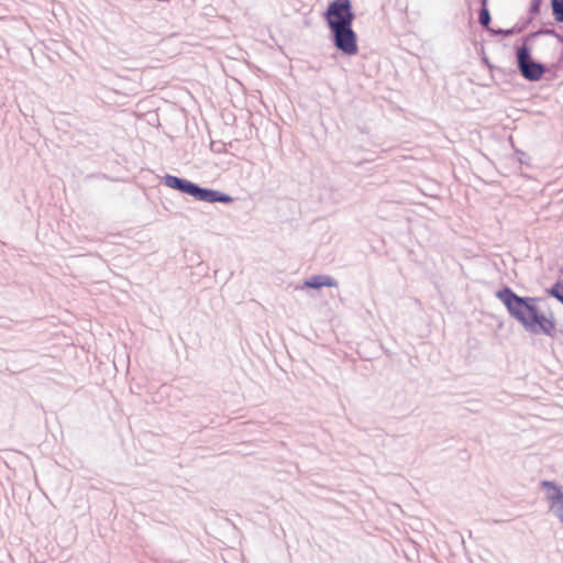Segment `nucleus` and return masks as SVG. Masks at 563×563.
Listing matches in <instances>:
<instances>
[{
    "mask_svg": "<svg viewBox=\"0 0 563 563\" xmlns=\"http://www.w3.org/2000/svg\"><path fill=\"white\" fill-rule=\"evenodd\" d=\"M232 199L227 196V195H223V194H219L217 191V195H216V201H221V202H230Z\"/></svg>",
    "mask_w": 563,
    "mask_h": 563,
    "instance_id": "2eb2a0df",
    "label": "nucleus"
},
{
    "mask_svg": "<svg viewBox=\"0 0 563 563\" xmlns=\"http://www.w3.org/2000/svg\"><path fill=\"white\" fill-rule=\"evenodd\" d=\"M548 294L563 305V280H558L553 284Z\"/></svg>",
    "mask_w": 563,
    "mask_h": 563,
    "instance_id": "6e6552de",
    "label": "nucleus"
},
{
    "mask_svg": "<svg viewBox=\"0 0 563 563\" xmlns=\"http://www.w3.org/2000/svg\"><path fill=\"white\" fill-rule=\"evenodd\" d=\"M540 32H533V33H530V38L533 37V36H537Z\"/></svg>",
    "mask_w": 563,
    "mask_h": 563,
    "instance_id": "f3484780",
    "label": "nucleus"
},
{
    "mask_svg": "<svg viewBox=\"0 0 563 563\" xmlns=\"http://www.w3.org/2000/svg\"><path fill=\"white\" fill-rule=\"evenodd\" d=\"M325 19L334 34V43L347 55L357 53L356 34L352 30L354 13L350 0H333L325 12Z\"/></svg>",
    "mask_w": 563,
    "mask_h": 563,
    "instance_id": "f257e3e1",
    "label": "nucleus"
},
{
    "mask_svg": "<svg viewBox=\"0 0 563 563\" xmlns=\"http://www.w3.org/2000/svg\"><path fill=\"white\" fill-rule=\"evenodd\" d=\"M184 181H185L184 179H180V178L175 177V176H167L166 179H165V184L168 187L174 188V189H178V190H181Z\"/></svg>",
    "mask_w": 563,
    "mask_h": 563,
    "instance_id": "ddd939ff",
    "label": "nucleus"
},
{
    "mask_svg": "<svg viewBox=\"0 0 563 563\" xmlns=\"http://www.w3.org/2000/svg\"><path fill=\"white\" fill-rule=\"evenodd\" d=\"M487 2L488 0H482L483 8L479 12V23L485 27H488V23L490 21V15L487 9Z\"/></svg>",
    "mask_w": 563,
    "mask_h": 563,
    "instance_id": "9d476101",
    "label": "nucleus"
},
{
    "mask_svg": "<svg viewBox=\"0 0 563 563\" xmlns=\"http://www.w3.org/2000/svg\"><path fill=\"white\" fill-rule=\"evenodd\" d=\"M541 33L549 34V35H555L554 29H547V30H543Z\"/></svg>",
    "mask_w": 563,
    "mask_h": 563,
    "instance_id": "dca6fc26",
    "label": "nucleus"
},
{
    "mask_svg": "<svg viewBox=\"0 0 563 563\" xmlns=\"http://www.w3.org/2000/svg\"><path fill=\"white\" fill-rule=\"evenodd\" d=\"M542 0H531L530 2V16L540 12Z\"/></svg>",
    "mask_w": 563,
    "mask_h": 563,
    "instance_id": "4468645a",
    "label": "nucleus"
},
{
    "mask_svg": "<svg viewBox=\"0 0 563 563\" xmlns=\"http://www.w3.org/2000/svg\"><path fill=\"white\" fill-rule=\"evenodd\" d=\"M180 191L186 192V194L197 198L198 192H200V188L197 185H195L188 180H185Z\"/></svg>",
    "mask_w": 563,
    "mask_h": 563,
    "instance_id": "f8f14e48",
    "label": "nucleus"
},
{
    "mask_svg": "<svg viewBox=\"0 0 563 563\" xmlns=\"http://www.w3.org/2000/svg\"><path fill=\"white\" fill-rule=\"evenodd\" d=\"M531 301H534V298L530 297V332L554 338L558 332L554 318L540 312Z\"/></svg>",
    "mask_w": 563,
    "mask_h": 563,
    "instance_id": "f03ea898",
    "label": "nucleus"
},
{
    "mask_svg": "<svg viewBox=\"0 0 563 563\" xmlns=\"http://www.w3.org/2000/svg\"><path fill=\"white\" fill-rule=\"evenodd\" d=\"M217 191L208 190L200 188V192H198L197 199L202 201L214 202L216 201Z\"/></svg>",
    "mask_w": 563,
    "mask_h": 563,
    "instance_id": "9b49d317",
    "label": "nucleus"
},
{
    "mask_svg": "<svg viewBox=\"0 0 563 563\" xmlns=\"http://www.w3.org/2000/svg\"><path fill=\"white\" fill-rule=\"evenodd\" d=\"M551 8L555 21L563 23V0H551Z\"/></svg>",
    "mask_w": 563,
    "mask_h": 563,
    "instance_id": "1a4fd4ad",
    "label": "nucleus"
},
{
    "mask_svg": "<svg viewBox=\"0 0 563 563\" xmlns=\"http://www.w3.org/2000/svg\"><path fill=\"white\" fill-rule=\"evenodd\" d=\"M540 487L551 514L563 525V492L551 481H541Z\"/></svg>",
    "mask_w": 563,
    "mask_h": 563,
    "instance_id": "7ed1b4c3",
    "label": "nucleus"
},
{
    "mask_svg": "<svg viewBox=\"0 0 563 563\" xmlns=\"http://www.w3.org/2000/svg\"><path fill=\"white\" fill-rule=\"evenodd\" d=\"M308 288H320V287H333L335 286V282L333 278L329 276H312L309 279H307L303 284Z\"/></svg>",
    "mask_w": 563,
    "mask_h": 563,
    "instance_id": "39448f33",
    "label": "nucleus"
},
{
    "mask_svg": "<svg viewBox=\"0 0 563 563\" xmlns=\"http://www.w3.org/2000/svg\"><path fill=\"white\" fill-rule=\"evenodd\" d=\"M547 70V66L540 62L534 60L530 56V81L539 80Z\"/></svg>",
    "mask_w": 563,
    "mask_h": 563,
    "instance_id": "423d86ee",
    "label": "nucleus"
},
{
    "mask_svg": "<svg viewBox=\"0 0 563 563\" xmlns=\"http://www.w3.org/2000/svg\"><path fill=\"white\" fill-rule=\"evenodd\" d=\"M518 62L522 76L528 78V49L525 45L518 49Z\"/></svg>",
    "mask_w": 563,
    "mask_h": 563,
    "instance_id": "0eeeda50",
    "label": "nucleus"
},
{
    "mask_svg": "<svg viewBox=\"0 0 563 563\" xmlns=\"http://www.w3.org/2000/svg\"><path fill=\"white\" fill-rule=\"evenodd\" d=\"M498 296L507 306L508 310L522 323L526 324V312L528 311V302L525 299L517 297L510 290L500 291Z\"/></svg>",
    "mask_w": 563,
    "mask_h": 563,
    "instance_id": "20e7f679",
    "label": "nucleus"
},
{
    "mask_svg": "<svg viewBox=\"0 0 563 563\" xmlns=\"http://www.w3.org/2000/svg\"><path fill=\"white\" fill-rule=\"evenodd\" d=\"M560 273L563 275V267L560 269Z\"/></svg>",
    "mask_w": 563,
    "mask_h": 563,
    "instance_id": "a211bd4d",
    "label": "nucleus"
}]
</instances>
